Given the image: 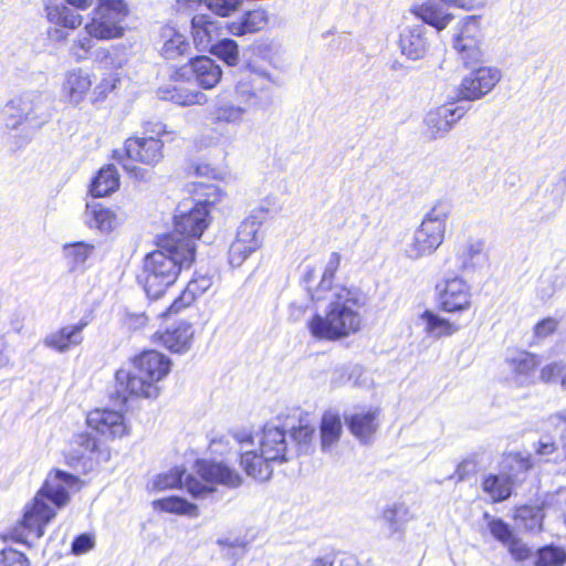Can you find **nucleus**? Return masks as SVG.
<instances>
[{"mask_svg": "<svg viewBox=\"0 0 566 566\" xmlns=\"http://www.w3.org/2000/svg\"><path fill=\"white\" fill-rule=\"evenodd\" d=\"M154 301L155 300H149L147 305V314L144 313V318L146 321H149L151 317L166 321L167 318L176 316L185 310L189 308L196 302L193 297L190 296L189 292H186L185 290H182L180 294L161 311H157L154 307Z\"/></svg>", "mask_w": 566, "mask_h": 566, "instance_id": "e433bc0d", "label": "nucleus"}, {"mask_svg": "<svg viewBox=\"0 0 566 566\" xmlns=\"http://www.w3.org/2000/svg\"><path fill=\"white\" fill-rule=\"evenodd\" d=\"M499 82L497 71L491 67H479L464 77L459 86V96L474 101L488 94Z\"/></svg>", "mask_w": 566, "mask_h": 566, "instance_id": "6ab92c4d", "label": "nucleus"}, {"mask_svg": "<svg viewBox=\"0 0 566 566\" xmlns=\"http://www.w3.org/2000/svg\"><path fill=\"white\" fill-rule=\"evenodd\" d=\"M193 42L201 50L208 49L220 35V28L206 14H197L191 19Z\"/></svg>", "mask_w": 566, "mask_h": 566, "instance_id": "7c9ffc66", "label": "nucleus"}, {"mask_svg": "<svg viewBox=\"0 0 566 566\" xmlns=\"http://www.w3.org/2000/svg\"><path fill=\"white\" fill-rule=\"evenodd\" d=\"M242 441H248V442L252 443V442H253V439H252V437H251V436H249L247 439H243Z\"/></svg>", "mask_w": 566, "mask_h": 566, "instance_id": "338daca9", "label": "nucleus"}, {"mask_svg": "<svg viewBox=\"0 0 566 566\" xmlns=\"http://www.w3.org/2000/svg\"><path fill=\"white\" fill-rule=\"evenodd\" d=\"M311 566H333V562L325 557H317L313 560Z\"/></svg>", "mask_w": 566, "mask_h": 566, "instance_id": "e2e57ef3", "label": "nucleus"}, {"mask_svg": "<svg viewBox=\"0 0 566 566\" xmlns=\"http://www.w3.org/2000/svg\"><path fill=\"white\" fill-rule=\"evenodd\" d=\"M95 36H93L91 33H86L85 31L84 33L78 34L69 48L70 55L76 62L87 60L95 46Z\"/></svg>", "mask_w": 566, "mask_h": 566, "instance_id": "49530a36", "label": "nucleus"}, {"mask_svg": "<svg viewBox=\"0 0 566 566\" xmlns=\"http://www.w3.org/2000/svg\"><path fill=\"white\" fill-rule=\"evenodd\" d=\"M260 247V223L254 220L242 221L238 228L235 239L229 247V263L232 266H240Z\"/></svg>", "mask_w": 566, "mask_h": 566, "instance_id": "dca6fc26", "label": "nucleus"}, {"mask_svg": "<svg viewBox=\"0 0 566 566\" xmlns=\"http://www.w3.org/2000/svg\"><path fill=\"white\" fill-rule=\"evenodd\" d=\"M453 49L465 67H474L483 62L484 53L478 17L469 15L463 19L461 29L453 40Z\"/></svg>", "mask_w": 566, "mask_h": 566, "instance_id": "9d476101", "label": "nucleus"}, {"mask_svg": "<svg viewBox=\"0 0 566 566\" xmlns=\"http://www.w3.org/2000/svg\"><path fill=\"white\" fill-rule=\"evenodd\" d=\"M513 371L516 375L528 376L533 374L539 365V358L536 354L523 352L510 361Z\"/></svg>", "mask_w": 566, "mask_h": 566, "instance_id": "09e8293b", "label": "nucleus"}, {"mask_svg": "<svg viewBox=\"0 0 566 566\" xmlns=\"http://www.w3.org/2000/svg\"><path fill=\"white\" fill-rule=\"evenodd\" d=\"M129 14L124 0H98L84 31L91 33L97 41H109L124 35L123 22Z\"/></svg>", "mask_w": 566, "mask_h": 566, "instance_id": "6e6552de", "label": "nucleus"}, {"mask_svg": "<svg viewBox=\"0 0 566 566\" xmlns=\"http://www.w3.org/2000/svg\"><path fill=\"white\" fill-rule=\"evenodd\" d=\"M211 277L208 275L196 274L185 286V291L189 292L190 296L193 297L195 301L199 296H201L206 291H208L211 286Z\"/></svg>", "mask_w": 566, "mask_h": 566, "instance_id": "3c124183", "label": "nucleus"}, {"mask_svg": "<svg viewBox=\"0 0 566 566\" xmlns=\"http://www.w3.org/2000/svg\"><path fill=\"white\" fill-rule=\"evenodd\" d=\"M195 336L193 325L187 321H180L172 326L156 331L150 340L171 354L181 355L191 349Z\"/></svg>", "mask_w": 566, "mask_h": 566, "instance_id": "2eb2a0df", "label": "nucleus"}, {"mask_svg": "<svg viewBox=\"0 0 566 566\" xmlns=\"http://www.w3.org/2000/svg\"><path fill=\"white\" fill-rule=\"evenodd\" d=\"M343 436V422L338 413L326 411L319 422V443L323 451L332 450Z\"/></svg>", "mask_w": 566, "mask_h": 566, "instance_id": "c85d7f7f", "label": "nucleus"}, {"mask_svg": "<svg viewBox=\"0 0 566 566\" xmlns=\"http://www.w3.org/2000/svg\"><path fill=\"white\" fill-rule=\"evenodd\" d=\"M63 250L69 264L72 269H75L76 266L85 263V261L92 254L94 245L83 241H77L73 243H66Z\"/></svg>", "mask_w": 566, "mask_h": 566, "instance_id": "37998d69", "label": "nucleus"}, {"mask_svg": "<svg viewBox=\"0 0 566 566\" xmlns=\"http://www.w3.org/2000/svg\"><path fill=\"white\" fill-rule=\"evenodd\" d=\"M340 262V253H331L321 281L315 290L310 291L314 303L325 298L323 292L332 291L324 314L316 312L306 322L308 333L317 342L342 340L360 333L364 328L361 310L366 302L363 291L355 285H334Z\"/></svg>", "mask_w": 566, "mask_h": 566, "instance_id": "f257e3e1", "label": "nucleus"}, {"mask_svg": "<svg viewBox=\"0 0 566 566\" xmlns=\"http://www.w3.org/2000/svg\"><path fill=\"white\" fill-rule=\"evenodd\" d=\"M119 175L114 165L102 167L90 184V195L94 198H104L118 190Z\"/></svg>", "mask_w": 566, "mask_h": 566, "instance_id": "bb28decb", "label": "nucleus"}, {"mask_svg": "<svg viewBox=\"0 0 566 566\" xmlns=\"http://www.w3.org/2000/svg\"><path fill=\"white\" fill-rule=\"evenodd\" d=\"M455 109L440 107L430 112L427 116L426 123L430 129L431 136L437 137L448 132L453 122L457 119Z\"/></svg>", "mask_w": 566, "mask_h": 566, "instance_id": "ea45409f", "label": "nucleus"}, {"mask_svg": "<svg viewBox=\"0 0 566 566\" xmlns=\"http://www.w3.org/2000/svg\"><path fill=\"white\" fill-rule=\"evenodd\" d=\"M436 301L440 312L461 315L473 306L472 287L460 276L444 279L436 285Z\"/></svg>", "mask_w": 566, "mask_h": 566, "instance_id": "1a4fd4ad", "label": "nucleus"}, {"mask_svg": "<svg viewBox=\"0 0 566 566\" xmlns=\"http://www.w3.org/2000/svg\"><path fill=\"white\" fill-rule=\"evenodd\" d=\"M420 318L424 322V332L434 338L450 337L461 329L459 324L431 310L423 311Z\"/></svg>", "mask_w": 566, "mask_h": 566, "instance_id": "c9c22d12", "label": "nucleus"}, {"mask_svg": "<svg viewBox=\"0 0 566 566\" xmlns=\"http://www.w3.org/2000/svg\"><path fill=\"white\" fill-rule=\"evenodd\" d=\"M291 438L296 447V453H306L315 439V428L310 423H300L291 429Z\"/></svg>", "mask_w": 566, "mask_h": 566, "instance_id": "c03bdc74", "label": "nucleus"}, {"mask_svg": "<svg viewBox=\"0 0 566 566\" xmlns=\"http://www.w3.org/2000/svg\"><path fill=\"white\" fill-rule=\"evenodd\" d=\"M449 216L450 206L444 201L436 202L426 213L409 245L412 258L431 254L442 244Z\"/></svg>", "mask_w": 566, "mask_h": 566, "instance_id": "0eeeda50", "label": "nucleus"}, {"mask_svg": "<svg viewBox=\"0 0 566 566\" xmlns=\"http://www.w3.org/2000/svg\"><path fill=\"white\" fill-rule=\"evenodd\" d=\"M547 506L545 501L518 504L513 509L512 518L526 531H543Z\"/></svg>", "mask_w": 566, "mask_h": 566, "instance_id": "393cba45", "label": "nucleus"}, {"mask_svg": "<svg viewBox=\"0 0 566 566\" xmlns=\"http://www.w3.org/2000/svg\"><path fill=\"white\" fill-rule=\"evenodd\" d=\"M6 342L0 337V367H4L9 364V357L6 353Z\"/></svg>", "mask_w": 566, "mask_h": 566, "instance_id": "680f3d73", "label": "nucleus"}, {"mask_svg": "<svg viewBox=\"0 0 566 566\" xmlns=\"http://www.w3.org/2000/svg\"><path fill=\"white\" fill-rule=\"evenodd\" d=\"M401 53L410 60L424 57L428 51V42L423 35L422 25H415L405 29L399 36Z\"/></svg>", "mask_w": 566, "mask_h": 566, "instance_id": "a878e982", "label": "nucleus"}, {"mask_svg": "<svg viewBox=\"0 0 566 566\" xmlns=\"http://www.w3.org/2000/svg\"><path fill=\"white\" fill-rule=\"evenodd\" d=\"M74 474L59 469L52 470L34 497L23 510L22 517L1 535L3 542H13L31 547L29 537L41 538L46 526L56 516V511L69 501L67 489L78 483Z\"/></svg>", "mask_w": 566, "mask_h": 566, "instance_id": "f03ea898", "label": "nucleus"}, {"mask_svg": "<svg viewBox=\"0 0 566 566\" xmlns=\"http://www.w3.org/2000/svg\"><path fill=\"white\" fill-rule=\"evenodd\" d=\"M0 566H30L27 556L11 547L0 551Z\"/></svg>", "mask_w": 566, "mask_h": 566, "instance_id": "603ef678", "label": "nucleus"}, {"mask_svg": "<svg viewBox=\"0 0 566 566\" xmlns=\"http://www.w3.org/2000/svg\"><path fill=\"white\" fill-rule=\"evenodd\" d=\"M156 510L177 515H186L190 517L198 516V507L196 504L180 496H167L153 502Z\"/></svg>", "mask_w": 566, "mask_h": 566, "instance_id": "58836bf2", "label": "nucleus"}, {"mask_svg": "<svg viewBox=\"0 0 566 566\" xmlns=\"http://www.w3.org/2000/svg\"><path fill=\"white\" fill-rule=\"evenodd\" d=\"M220 181H190L185 185V191L195 198L196 203H203L210 210L212 206L220 202L223 190L219 186Z\"/></svg>", "mask_w": 566, "mask_h": 566, "instance_id": "2f4dec72", "label": "nucleus"}, {"mask_svg": "<svg viewBox=\"0 0 566 566\" xmlns=\"http://www.w3.org/2000/svg\"><path fill=\"white\" fill-rule=\"evenodd\" d=\"M200 93L196 91H182L181 88L175 86L170 91V99L181 106H190L198 104L200 101Z\"/></svg>", "mask_w": 566, "mask_h": 566, "instance_id": "6e6d98bb", "label": "nucleus"}, {"mask_svg": "<svg viewBox=\"0 0 566 566\" xmlns=\"http://www.w3.org/2000/svg\"><path fill=\"white\" fill-rule=\"evenodd\" d=\"M87 224L102 232H111L117 223L116 213L101 202H88L85 207Z\"/></svg>", "mask_w": 566, "mask_h": 566, "instance_id": "72a5a7b5", "label": "nucleus"}, {"mask_svg": "<svg viewBox=\"0 0 566 566\" xmlns=\"http://www.w3.org/2000/svg\"><path fill=\"white\" fill-rule=\"evenodd\" d=\"M87 428L105 440L123 438L129 432L124 413L111 408H95L87 412Z\"/></svg>", "mask_w": 566, "mask_h": 566, "instance_id": "f8f14e48", "label": "nucleus"}, {"mask_svg": "<svg viewBox=\"0 0 566 566\" xmlns=\"http://www.w3.org/2000/svg\"><path fill=\"white\" fill-rule=\"evenodd\" d=\"M189 44L180 35L171 36L164 45V54L167 59H174L176 55H182Z\"/></svg>", "mask_w": 566, "mask_h": 566, "instance_id": "4d7b16f0", "label": "nucleus"}, {"mask_svg": "<svg viewBox=\"0 0 566 566\" xmlns=\"http://www.w3.org/2000/svg\"><path fill=\"white\" fill-rule=\"evenodd\" d=\"M242 109L240 107L224 105L213 111L212 122L214 124L231 123L240 118Z\"/></svg>", "mask_w": 566, "mask_h": 566, "instance_id": "5fc2aeb1", "label": "nucleus"}, {"mask_svg": "<svg viewBox=\"0 0 566 566\" xmlns=\"http://www.w3.org/2000/svg\"><path fill=\"white\" fill-rule=\"evenodd\" d=\"M411 13L424 23L433 27L438 31H441L448 27L453 20L451 13L444 12L441 7L433 0H428L422 3H418L411 7Z\"/></svg>", "mask_w": 566, "mask_h": 566, "instance_id": "cd10ccee", "label": "nucleus"}, {"mask_svg": "<svg viewBox=\"0 0 566 566\" xmlns=\"http://www.w3.org/2000/svg\"><path fill=\"white\" fill-rule=\"evenodd\" d=\"M99 452L98 441L90 432L74 434L63 451L67 467L86 473L92 468L94 455Z\"/></svg>", "mask_w": 566, "mask_h": 566, "instance_id": "ddd939ff", "label": "nucleus"}, {"mask_svg": "<svg viewBox=\"0 0 566 566\" xmlns=\"http://www.w3.org/2000/svg\"><path fill=\"white\" fill-rule=\"evenodd\" d=\"M186 178H200L208 181H221L222 175L219 169L209 163L205 161H190L185 167Z\"/></svg>", "mask_w": 566, "mask_h": 566, "instance_id": "a18cd8bd", "label": "nucleus"}, {"mask_svg": "<svg viewBox=\"0 0 566 566\" xmlns=\"http://www.w3.org/2000/svg\"><path fill=\"white\" fill-rule=\"evenodd\" d=\"M539 380L544 384L559 382L566 389V364L552 361L539 370Z\"/></svg>", "mask_w": 566, "mask_h": 566, "instance_id": "de8ad7c7", "label": "nucleus"}, {"mask_svg": "<svg viewBox=\"0 0 566 566\" xmlns=\"http://www.w3.org/2000/svg\"><path fill=\"white\" fill-rule=\"evenodd\" d=\"M241 86H243V84H242V83H240L239 85H237V90L239 91Z\"/></svg>", "mask_w": 566, "mask_h": 566, "instance_id": "774afa93", "label": "nucleus"}, {"mask_svg": "<svg viewBox=\"0 0 566 566\" xmlns=\"http://www.w3.org/2000/svg\"><path fill=\"white\" fill-rule=\"evenodd\" d=\"M45 13L49 22L65 29L75 30L83 23V17L64 4H46Z\"/></svg>", "mask_w": 566, "mask_h": 566, "instance_id": "4c0bfd02", "label": "nucleus"}, {"mask_svg": "<svg viewBox=\"0 0 566 566\" xmlns=\"http://www.w3.org/2000/svg\"><path fill=\"white\" fill-rule=\"evenodd\" d=\"M488 528L492 536L506 548L516 562H525L532 556L531 548L516 536L511 526L502 518L492 517L488 522Z\"/></svg>", "mask_w": 566, "mask_h": 566, "instance_id": "aec40b11", "label": "nucleus"}, {"mask_svg": "<svg viewBox=\"0 0 566 566\" xmlns=\"http://www.w3.org/2000/svg\"><path fill=\"white\" fill-rule=\"evenodd\" d=\"M502 462L504 473H488L481 480V490L493 504L504 502L514 494L517 485L514 464L522 473H526L534 468L532 455L517 451L504 452Z\"/></svg>", "mask_w": 566, "mask_h": 566, "instance_id": "39448f33", "label": "nucleus"}, {"mask_svg": "<svg viewBox=\"0 0 566 566\" xmlns=\"http://www.w3.org/2000/svg\"><path fill=\"white\" fill-rule=\"evenodd\" d=\"M558 447H557V443L553 440L551 441H543V440H539L535 448H534V451L537 455L539 457H548V455H552L554 454L556 451H557Z\"/></svg>", "mask_w": 566, "mask_h": 566, "instance_id": "bf43d9fd", "label": "nucleus"}, {"mask_svg": "<svg viewBox=\"0 0 566 566\" xmlns=\"http://www.w3.org/2000/svg\"><path fill=\"white\" fill-rule=\"evenodd\" d=\"M239 463L244 472L259 481H266L272 475L271 460H268L261 452L245 451L240 454Z\"/></svg>", "mask_w": 566, "mask_h": 566, "instance_id": "473e14b6", "label": "nucleus"}, {"mask_svg": "<svg viewBox=\"0 0 566 566\" xmlns=\"http://www.w3.org/2000/svg\"><path fill=\"white\" fill-rule=\"evenodd\" d=\"M94 75L82 67L67 71L61 85V95L64 103L77 106L86 98L92 104L104 101L116 87L113 76L103 77L96 86H93Z\"/></svg>", "mask_w": 566, "mask_h": 566, "instance_id": "423d86ee", "label": "nucleus"}, {"mask_svg": "<svg viewBox=\"0 0 566 566\" xmlns=\"http://www.w3.org/2000/svg\"><path fill=\"white\" fill-rule=\"evenodd\" d=\"M241 483L242 478L233 468L222 462L199 459L193 464L192 473L175 468L160 478L157 484L163 489L186 488L193 497H198L214 492L218 484L238 488Z\"/></svg>", "mask_w": 566, "mask_h": 566, "instance_id": "20e7f679", "label": "nucleus"}, {"mask_svg": "<svg viewBox=\"0 0 566 566\" xmlns=\"http://www.w3.org/2000/svg\"><path fill=\"white\" fill-rule=\"evenodd\" d=\"M94 546V541L88 534H80L72 542V552L74 554H83L92 549Z\"/></svg>", "mask_w": 566, "mask_h": 566, "instance_id": "13d9d810", "label": "nucleus"}, {"mask_svg": "<svg viewBox=\"0 0 566 566\" xmlns=\"http://www.w3.org/2000/svg\"><path fill=\"white\" fill-rule=\"evenodd\" d=\"M207 50L229 66H235L239 63V46L232 39L226 38L219 40L212 43Z\"/></svg>", "mask_w": 566, "mask_h": 566, "instance_id": "79ce46f5", "label": "nucleus"}, {"mask_svg": "<svg viewBox=\"0 0 566 566\" xmlns=\"http://www.w3.org/2000/svg\"><path fill=\"white\" fill-rule=\"evenodd\" d=\"M88 324L87 318H82L74 325L62 326L49 334L43 343L57 353H65L83 343L82 332Z\"/></svg>", "mask_w": 566, "mask_h": 566, "instance_id": "4be33fe9", "label": "nucleus"}, {"mask_svg": "<svg viewBox=\"0 0 566 566\" xmlns=\"http://www.w3.org/2000/svg\"><path fill=\"white\" fill-rule=\"evenodd\" d=\"M210 210L203 203H195L191 209L174 217V229L168 234H175L179 240L195 241L200 239L210 223Z\"/></svg>", "mask_w": 566, "mask_h": 566, "instance_id": "4468645a", "label": "nucleus"}, {"mask_svg": "<svg viewBox=\"0 0 566 566\" xmlns=\"http://www.w3.org/2000/svg\"><path fill=\"white\" fill-rule=\"evenodd\" d=\"M268 15L263 10L247 11L239 20L228 22L227 31L234 36H242L263 30L268 25Z\"/></svg>", "mask_w": 566, "mask_h": 566, "instance_id": "c756f323", "label": "nucleus"}, {"mask_svg": "<svg viewBox=\"0 0 566 566\" xmlns=\"http://www.w3.org/2000/svg\"><path fill=\"white\" fill-rule=\"evenodd\" d=\"M380 412L379 407H359L345 417V423L356 439L368 443L379 429Z\"/></svg>", "mask_w": 566, "mask_h": 566, "instance_id": "a211bd4d", "label": "nucleus"}, {"mask_svg": "<svg viewBox=\"0 0 566 566\" xmlns=\"http://www.w3.org/2000/svg\"><path fill=\"white\" fill-rule=\"evenodd\" d=\"M185 2L189 7L193 3L206 2L207 7L216 14L220 17H229L239 8L241 0H185Z\"/></svg>", "mask_w": 566, "mask_h": 566, "instance_id": "8fccbe9b", "label": "nucleus"}, {"mask_svg": "<svg viewBox=\"0 0 566 566\" xmlns=\"http://www.w3.org/2000/svg\"><path fill=\"white\" fill-rule=\"evenodd\" d=\"M115 398L126 403L130 398L139 396L142 390V365L138 357L116 371Z\"/></svg>", "mask_w": 566, "mask_h": 566, "instance_id": "412c9836", "label": "nucleus"}, {"mask_svg": "<svg viewBox=\"0 0 566 566\" xmlns=\"http://www.w3.org/2000/svg\"><path fill=\"white\" fill-rule=\"evenodd\" d=\"M114 158L127 172L137 174L142 165V138H127L122 149L114 150Z\"/></svg>", "mask_w": 566, "mask_h": 566, "instance_id": "f704fd0d", "label": "nucleus"}, {"mask_svg": "<svg viewBox=\"0 0 566 566\" xmlns=\"http://www.w3.org/2000/svg\"><path fill=\"white\" fill-rule=\"evenodd\" d=\"M314 275H315V270H314V269H311V270H308V271L306 272L304 280H305L306 282H308V281H311V280L314 277Z\"/></svg>", "mask_w": 566, "mask_h": 566, "instance_id": "69168bd1", "label": "nucleus"}, {"mask_svg": "<svg viewBox=\"0 0 566 566\" xmlns=\"http://www.w3.org/2000/svg\"><path fill=\"white\" fill-rule=\"evenodd\" d=\"M259 448L260 452L272 462L282 463L289 460L286 432L282 428L265 426L262 429Z\"/></svg>", "mask_w": 566, "mask_h": 566, "instance_id": "5701e85b", "label": "nucleus"}, {"mask_svg": "<svg viewBox=\"0 0 566 566\" xmlns=\"http://www.w3.org/2000/svg\"><path fill=\"white\" fill-rule=\"evenodd\" d=\"M555 418H556L559 422H562V423L566 424V409H565V410H563V411L557 412V413L555 415Z\"/></svg>", "mask_w": 566, "mask_h": 566, "instance_id": "0e129e2a", "label": "nucleus"}, {"mask_svg": "<svg viewBox=\"0 0 566 566\" xmlns=\"http://www.w3.org/2000/svg\"><path fill=\"white\" fill-rule=\"evenodd\" d=\"M70 6L78 9L86 10L91 7L92 0H65Z\"/></svg>", "mask_w": 566, "mask_h": 566, "instance_id": "052dcab7", "label": "nucleus"}, {"mask_svg": "<svg viewBox=\"0 0 566 566\" xmlns=\"http://www.w3.org/2000/svg\"><path fill=\"white\" fill-rule=\"evenodd\" d=\"M169 135L161 123L148 122L146 124L144 127V165H156L163 159L165 138Z\"/></svg>", "mask_w": 566, "mask_h": 566, "instance_id": "b1692460", "label": "nucleus"}, {"mask_svg": "<svg viewBox=\"0 0 566 566\" xmlns=\"http://www.w3.org/2000/svg\"><path fill=\"white\" fill-rule=\"evenodd\" d=\"M196 260V245L179 240L175 234H163L157 239V249L148 253L145 261L144 291L149 300L165 295L180 271L190 268Z\"/></svg>", "mask_w": 566, "mask_h": 566, "instance_id": "7ed1b4c3", "label": "nucleus"}, {"mask_svg": "<svg viewBox=\"0 0 566 566\" xmlns=\"http://www.w3.org/2000/svg\"><path fill=\"white\" fill-rule=\"evenodd\" d=\"M221 67L206 55L196 56L174 72L176 82L193 81L203 90H211L220 82Z\"/></svg>", "mask_w": 566, "mask_h": 566, "instance_id": "9b49d317", "label": "nucleus"}, {"mask_svg": "<svg viewBox=\"0 0 566 566\" xmlns=\"http://www.w3.org/2000/svg\"><path fill=\"white\" fill-rule=\"evenodd\" d=\"M566 549L562 546L547 544L536 549L533 566H565Z\"/></svg>", "mask_w": 566, "mask_h": 566, "instance_id": "a19ab883", "label": "nucleus"}, {"mask_svg": "<svg viewBox=\"0 0 566 566\" xmlns=\"http://www.w3.org/2000/svg\"><path fill=\"white\" fill-rule=\"evenodd\" d=\"M171 360L157 350H144V398H156L160 388L158 382L170 371Z\"/></svg>", "mask_w": 566, "mask_h": 566, "instance_id": "f3484780", "label": "nucleus"}, {"mask_svg": "<svg viewBox=\"0 0 566 566\" xmlns=\"http://www.w3.org/2000/svg\"><path fill=\"white\" fill-rule=\"evenodd\" d=\"M559 322L554 317H545L538 321L533 327V335L536 339H545L556 333Z\"/></svg>", "mask_w": 566, "mask_h": 566, "instance_id": "864d4df0", "label": "nucleus"}]
</instances>
